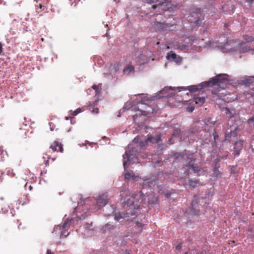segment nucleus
Listing matches in <instances>:
<instances>
[{
    "mask_svg": "<svg viewBox=\"0 0 254 254\" xmlns=\"http://www.w3.org/2000/svg\"><path fill=\"white\" fill-rule=\"evenodd\" d=\"M136 195V194H132V196L128 198L123 199V197H122L123 207L127 210H125L126 213H116L115 216V220L119 221L121 218L129 217L135 215L136 210L138 208V206L137 205L136 207L135 206L133 200Z\"/></svg>",
    "mask_w": 254,
    "mask_h": 254,
    "instance_id": "nucleus-1",
    "label": "nucleus"
},
{
    "mask_svg": "<svg viewBox=\"0 0 254 254\" xmlns=\"http://www.w3.org/2000/svg\"><path fill=\"white\" fill-rule=\"evenodd\" d=\"M228 75L225 74H220L216 76L211 78L206 84L208 86L213 85H220L221 83H224L226 81H228Z\"/></svg>",
    "mask_w": 254,
    "mask_h": 254,
    "instance_id": "nucleus-2",
    "label": "nucleus"
},
{
    "mask_svg": "<svg viewBox=\"0 0 254 254\" xmlns=\"http://www.w3.org/2000/svg\"><path fill=\"white\" fill-rule=\"evenodd\" d=\"M200 201L202 202V199L195 195L192 200L190 206V213L194 215H198L200 212V206L199 204Z\"/></svg>",
    "mask_w": 254,
    "mask_h": 254,
    "instance_id": "nucleus-3",
    "label": "nucleus"
},
{
    "mask_svg": "<svg viewBox=\"0 0 254 254\" xmlns=\"http://www.w3.org/2000/svg\"><path fill=\"white\" fill-rule=\"evenodd\" d=\"M78 221V218H74L71 219L70 220H67L64 221V223L63 224L62 227H63V230L61 233V237L64 236L65 237H66L68 233H67L66 235L65 234V231H67L68 228H69L70 226L71 225H74L75 222H77Z\"/></svg>",
    "mask_w": 254,
    "mask_h": 254,
    "instance_id": "nucleus-4",
    "label": "nucleus"
},
{
    "mask_svg": "<svg viewBox=\"0 0 254 254\" xmlns=\"http://www.w3.org/2000/svg\"><path fill=\"white\" fill-rule=\"evenodd\" d=\"M96 204L99 207H103L108 202V196L106 193L100 194L96 199Z\"/></svg>",
    "mask_w": 254,
    "mask_h": 254,
    "instance_id": "nucleus-5",
    "label": "nucleus"
},
{
    "mask_svg": "<svg viewBox=\"0 0 254 254\" xmlns=\"http://www.w3.org/2000/svg\"><path fill=\"white\" fill-rule=\"evenodd\" d=\"M201 15V10L200 9H196L195 11H193L191 13V17H194L193 20H191L190 19V20L191 23H193L194 24H195L197 26H199L201 23L200 16Z\"/></svg>",
    "mask_w": 254,
    "mask_h": 254,
    "instance_id": "nucleus-6",
    "label": "nucleus"
},
{
    "mask_svg": "<svg viewBox=\"0 0 254 254\" xmlns=\"http://www.w3.org/2000/svg\"><path fill=\"white\" fill-rule=\"evenodd\" d=\"M160 141H161V135L157 134L155 136H152L151 135H148L147 139L145 141V142H140V146L142 148L145 144H147V143L150 142L152 143H158Z\"/></svg>",
    "mask_w": 254,
    "mask_h": 254,
    "instance_id": "nucleus-7",
    "label": "nucleus"
},
{
    "mask_svg": "<svg viewBox=\"0 0 254 254\" xmlns=\"http://www.w3.org/2000/svg\"><path fill=\"white\" fill-rule=\"evenodd\" d=\"M157 183L156 177L145 178L143 179L142 186L143 187H148L150 188L154 187Z\"/></svg>",
    "mask_w": 254,
    "mask_h": 254,
    "instance_id": "nucleus-8",
    "label": "nucleus"
},
{
    "mask_svg": "<svg viewBox=\"0 0 254 254\" xmlns=\"http://www.w3.org/2000/svg\"><path fill=\"white\" fill-rule=\"evenodd\" d=\"M244 141L242 140H239L236 141L234 144V155L235 156H239L240 151L243 147Z\"/></svg>",
    "mask_w": 254,
    "mask_h": 254,
    "instance_id": "nucleus-9",
    "label": "nucleus"
},
{
    "mask_svg": "<svg viewBox=\"0 0 254 254\" xmlns=\"http://www.w3.org/2000/svg\"><path fill=\"white\" fill-rule=\"evenodd\" d=\"M50 148H51L53 151H59L61 153L63 152L64 151L63 145L61 143L57 141H54L50 146Z\"/></svg>",
    "mask_w": 254,
    "mask_h": 254,
    "instance_id": "nucleus-10",
    "label": "nucleus"
},
{
    "mask_svg": "<svg viewBox=\"0 0 254 254\" xmlns=\"http://www.w3.org/2000/svg\"><path fill=\"white\" fill-rule=\"evenodd\" d=\"M173 88L172 87H164L162 90L160 91L159 94H161V97H169L172 96H173L174 94L172 93L171 94H168V92L170 90H173Z\"/></svg>",
    "mask_w": 254,
    "mask_h": 254,
    "instance_id": "nucleus-11",
    "label": "nucleus"
},
{
    "mask_svg": "<svg viewBox=\"0 0 254 254\" xmlns=\"http://www.w3.org/2000/svg\"><path fill=\"white\" fill-rule=\"evenodd\" d=\"M186 167H187V169L192 170L194 173H197L200 171L198 166L196 164H194L192 160L190 161Z\"/></svg>",
    "mask_w": 254,
    "mask_h": 254,
    "instance_id": "nucleus-12",
    "label": "nucleus"
},
{
    "mask_svg": "<svg viewBox=\"0 0 254 254\" xmlns=\"http://www.w3.org/2000/svg\"><path fill=\"white\" fill-rule=\"evenodd\" d=\"M154 25L155 28L162 31L167 30L168 28H169V26L167 23H161L159 22H156L154 23Z\"/></svg>",
    "mask_w": 254,
    "mask_h": 254,
    "instance_id": "nucleus-13",
    "label": "nucleus"
},
{
    "mask_svg": "<svg viewBox=\"0 0 254 254\" xmlns=\"http://www.w3.org/2000/svg\"><path fill=\"white\" fill-rule=\"evenodd\" d=\"M124 159H127L126 161H124L123 162V165L124 167V168L126 169L127 167V166L129 165L130 163V151H127L125 154L123 156Z\"/></svg>",
    "mask_w": 254,
    "mask_h": 254,
    "instance_id": "nucleus-14",
    "label": "nucleus"
},
{
    "mask_svg": "<svg viewBox=\"0 0 254 254\" xmlns=\"http://www.w3.org/2000/svg\"><path fill=\"white\" fill-rule=\"evenodd\" d=\"M205 98L204 97H194L193 98V102H194L195 104H197L198 106H200L202 105V104L205 102Z\"/></svg>",
    "mask_w": 254,
    "mask_h": 254,
    "instance_id": "nucleus-15",
    "label": "nucleus"
},
{
    "mask_svg": "<svg viewBox=\"0 0 254 254\" xmlns=\"http://www.w3.org/2000/svg\"><path fill=\"white\" fill-rule=\"evenodd\" d=\"M134 71V66L130 64L127 65V66L123 69V72L126 74H129L130 72H133Z\"/></svg>",
    "mask_w": 254,
    "mask_h": 254,
    "instance_id": "nucleus-16",
    "label": "nucleus"
},
{
    "mask_svg": "<svg viewBox=\"0 0 254 254\" xmlns=\"http://www.w3.org/2000/svg\"><path fill=\"white\" fill-rule=\"evenodd\" d=\"M234 40H229V41H227L224 44V48L225 49H228V50L229 51H235L236 49H235V46H231V47H228V46L230 45L231 44H233L234 43Z\"/></svg>",
    "mask_w": 254,
    "mask_h": 254,
    "instance_id": "nucleus-17",
    "label": "nucleus"
},
{
    "mask_svg": "<svg viewBox=\"0 0 254 254\" xmlns=\"http://www.w3.org/2000/svg\"><path fill=\"white\" fill-rule=\"evenodd\" d=\"M225 113L229 118H232L234 117L235 112L234 110H230L228 108H224Z\"/></svg>",
    "mask_w": 254,
    "mask_h": 254,
    "instance_id": "nucleus-18",
    "label": "nucleus"
},
{
    "mask_svg": "<svg viewBox=\"0 0 254 254\" xmlns=\"http://www.w3.org/2000/svg\"><path fill=\"white\" fill-rule=\"evenodd\" d=\"M166 58H167V60H174L176 59L177 55L173 52L171 51L170 52H169L167 54Z\"/></svg>",
    "mask_w": 254,
    "mask_h": 254,
    "instance_id": "nucleus-19",
    "label": "nucleus"
},
{
    "mask_svg": "<svg viewBox=\"0 0 254 254\" xmlns=\"http://www.w3.org/2000/svg\"><path fill=\"white\" fill-rule=\"evenodd\" d=\"M253 80H254V77H251L249 78H247L245 81V83L246 84H248L249 86L250 85H252V86L254 85V81H253ZM252 89L254 90V87H253Z\"/></svg>",
    "mask_w": 254,
    "mask_h": 254,
    "instance_id": "nucleus-20",
    "label": "nucleus"
},
{
    "mask_svg": "<svg viewBox=\"0 0 254 254\" xmlns=\"http://www.w3.org/2000/svg\"><path fill=\"white\" fill-rule=\"evenodd\" d=\"M199 184V181L198 180H193L190 179L189 180V186L191 188H195Z\"/></svg>",
    "mask_w": 254,
    "mask_h": 254,
    "instance_id": "nucleus-21",
    "label": "nucleus"
},
{
    "mask_svg": "<svg viewBox=\"0 0 254 254\" xmlns=\"http://www.w3.org/2000/svg\"><path fill=\"white\" fill-rule=\"evenodd\" d=\"M144 225V222L141 220L140 222L137 221L136 222V226L139 228L138 232L141 233L142 232V228Z\"/></svg>",
    "mask_w": 254,
    "mask_h": 254,
    "instance_id": "nucleus-22",
    "label": "nucleus"
},
{
    "mask_svg": "<svg viewBox=\"0 0 254 254\" xmlns=\"http://www.w3.org/2000/svg\"><path fill=\"white\" fill-rule=\"evenodd\" d=\"M244 38L248 42H252L254 41V36H249L248 34H245L243 36Z\"/></svg>",
    "mask_w": 254,
    "mask_h": 254,
    "instance_id": "nucleus-23",
    "label": "nucleus"
},
{
    "mask_svg": "<svg viewBox=\"0 0 254 254\" xmlns=\"http://www.w3.org/2000/svg\"><path fill=\"white\" fill-rule=\"evenodd\" d=\"M195 133V132H193L192 131H190V130H189L188 131H186L185 133V135H186V136L187 137H190V138H192V137H193V136L194 135V134Z\"/></svg>",
    "mask_w": 254,
    "mask_h": 254,
    "instance_id": "nucleus-24",
    "label": "nucleus"
},
{
    "mask_svg": "<svg viewBox=\"0 0 254 254\" xmlns=\"http://www.w3.org/2000/svg\"><path fill=\"white\" fill-rule=\"evenodd\" d=\"M198 89L199 88L196 85H192L189 87V90L190 92H194L197 91Z\"/></svg>",
    "mask_w": 254,
    "mask_h": 254,
    "instance_id": "nucleus-25",
    "label": "nucleus"
},
{
    "mask_svg": "<svg viewBox=\"0 0 254 254\" xmlns=\"http://www.w3.org/2000/svg\"><path fill=\"white\" fill-rule=\"evenodd\" d=\"M124 176H125V180H128L131 177H132L133 179H134V176H132L131 175V174L129 172H127L124 175Z\"/></svg>",
    "mask_w": 254,
    "mask_h": 254,
    "instance_id": "nucleus-26",
    "label": "nucleus"
},
{
    "mask_svg": "<svg viewBox=\"0 0 254 254\" xmlns=\"http://www.w3.org/2000/svg\"><path fill=\"white\" fill-rule=\"evenodd\" d=\"M81 109L80 108H77L72 113V115L75 116H76L78 114L81 112Z\"/></svg>",
    "mask_w": 254,
    "mask_h": 254,
    "instance_id": "nucleus-27",
    "label": "nucleus"
},
{
    "mask_svg": "<svg viewBox=\"0 0 254 254\" xmlns=\"http://www.w3.org/2000/svg\"><path fill=\"white\" fill-rule=\"evenodd\" d=\"M163 3H164V2L161 3V2H159V3L157 4L156 5H153L152 8L154 9L157 8H160V7L161 6Z\"/></svg>",
    "mask_w": 254,
    "mask_h": 254,
    "instance_id": "nucleus-28",
    "label": "nucleus"
},
{
    "mask_svg": "<svg viewBox=\"0 0 254 254\" xmlns=\"http://www.w3.org/2000/svg\"><path fill=\"white\" fill-rule=\"evenodd\" d=\"M147 3H157L159 1V0H144Z\"/></svg>",
    "mask_w": 254,
    "mask_h": 254,
    "instance_id": "nucleus-29",
    "label": "nucleus"
},
{
    "mask_svg": "<svg viewBox=\"0 0 254 254\" xmlns=\"http://www.w3.org/2000/svg\"><path fill=\"white\" fill-rule=\"evenodd\" d=\"M248 123L252 124L253 126L254 127V117L249 119L248 121Z\"/></svg>",
    "mask_w": 254,
    "mask_h": 254,
    "instance_id": "nucleus-30",
    "label": "nucleus"
},
{
    "mask_svg": "<svg viewBox=\"0 0 254 254\" xmlns=\"http://www.w3.org/2000/svg\"><path fill=\"white\" fill-rule=\"evenodd\" d=\"M194 110V107H188L187 108V111L189 112H192Z\"/></svg>",
    "mask_w": 254,
    "mask_h": 254,
    "instance_id": "nucleus-31",
    "label": "nucleus"
},
{
    "mask_svg": "<svg viewBox=\"0 0 254 254\" xmlns=\"http://www.w3.org/2000/svg\"><path fill=\"white\" fill-rule=\"evenodd\" d=\"M47 3H44L43 2H39V7L40 8H42L44 5L46 4Z\"/></svg>",
    "mask_w": 254,
    "mask_h": 254,
    "instance_id": "nucleus-32",
    "label": "nucleus"
},
{
    "mask_svg": "<svg viewBox=\"0 0 254 254\" xmlns=\"http://www.w3.org/2000/svg\"><path fill=\"white\" fill-rule=\"evenodd\" d=\"M92 112L93 113L97 114L99 112V109L97 108H93L92 110Z\"/></svg>",
    "mask_w": 254,
    "mask_h": 254,
    "instance_id": "nucleus-33",
    "label": "nucleus"
},
{
    "mask_svg": "<svg viewBox=\"0 0 254 254\" xmlns=\"http://www.w3.org/2000/svg\"><path fill=\"white\" fill-rule=\"evenodd\" d=\"M248 231L252 233V237L254 239V230H253L252 228H249Z\"/></svg>",
    "mask_w": 254,
    "mask_h": 254,
    "instance_id": "nucleus-34",
    "label": "nucleus"
},
{
    "mask_svg": "<svg viewBox=\"0 0 254 254\" xmlns=\"http://www.w3.org/2000/svg\"><path fill=\"white\" fill-rule=\"evenodd\" d=\"M37 2H43L44 3H48L49 2V0H35Z\"/></svg>",
    "mask_w": 254,
    "mask_h": 254,
    "instance_id": "nucleus-35",
    "label": "nucleus"
},
{
    "mask_svg": "<svg viewBox=\"0 0 254 254\" xmlns=\"http://www.w3.org/2000/svg\"><path fill=\"white\" fill-rule=\"evenodd\" d=\"M171 193L169 192V191H166V192H165V196L167 197V198H168L170 196Z\"/></svg>",
    "mask_w": 254,
    "mask_h": 254,
    "instance_id": "nucleus-36",
    "label": "nucleus"
},
{
    "mask_svg": "<svg viewBox=\"0 0 254 254\" xmlns=\"http://www.w3.org/2000/svg\"><path fill=\"white\" fill-rule=\"evenodd\" d=\"M92 88H93V89H94L96 92H98V86H97L96 85H95V84L93 85L92 86Z\"/></svg>",
    "mask_w": 254,
    "mask_h": 254,
    "instance_id": "nucleus-37",
    "label": "nucleus"
},
{
    "mask_svg": "<svg viewBox=\"0 0 254 254\" xmlns=\"http://www.w3.org/2000/svg\"><path fill=\"white\" fill-rule=\"evenodd\" d=\"M181 248H182L181 245H178L176 247V250H180L181 249Z\"/></svg>",
    "mask_w": 254,
    "mask_h": 254,
    "instance_id": "nucleus-38",
    "label": "nucleus"
},
{
    "mask_svg": "<svg viewBox=\"0 0 254 254\" xmlns=\"http://www.w3.org/2000/svg\"><path fill=\"white\" fill-rule=\"evenodd\" d=\"M138 139H139V138H138V136H136V137H135L133 139V141L134 142H135V143H137V142H138Z\"/></svg>",
    "mask_w": 254,
    "mask_h": 254,
    "instance_id": "nucleus-39",
    "label": "nucleus"
},
{
    "mask_svg": "<svg viewBox=\"0 0 254 254\" xmlns=\"http://www.w3.org/2000/svg\"><path fill=\"white\" fill-rule=\"evenodd\" d=\"M2 45L1 43L0 42V55L2 53Z\"/></svg>",
    "mask_w": 254,
    "mask_h": 254,
    "instance_id": "nucleus-40",
    "label": "nucleus"
},
{
    "mask_svg": "<svg viewBox=\"0 0 254 254\" xmlns=\"http://www.w3.org/2000/svg\"><path fill=\"white\" fill-rule=\"evenodd\" d=\"M47 254H54V253L52 252L51 250H48L47 251Z\"/></svg>",
    "mask_w": 254,
    "mask_h": 254,
    "instance_id": "nucleus-41",
    "label": "nucleus"
},
{
    "mask_svg": "<svg viewBox=\"0 0 254 254\" xmlns=\"http://www.w3.org/2000/svg\"><path fill=\"white\" fill-rule=\"evenodd\" d=\"M132 117H133V121H135L137 117V116L136 115H133Z\"/></svg>",
    "mask_w": 254,
    "mask_h": 254,
    "instance_id": "nucleus-42",
    "label": "nucleus"
},
{
    "mask_svg": "<svg viewBox=\"0 0 254 254\" xmlns=\"http://www.w3.org/2000/svg\"><path fill=\"white\" fill-rule=\"evenodd\" d=\"M254 0H246L247 2L250 3V4H252Z\"/></svg>",
    "mask_w": 254,
    "mask_h": 254,
    "instance_id": "nucleus-43",
    "label": "nucleus"
},
{
    "mask_svg": "<svg viewBox=\"0 0 254 254\" xmlns=\"http://www.w3.org/2000/svg\"><path fill=\"white\" fill-rule=\"evenodd\" d=\"M85 228L86 229H87V230H92V229H93V228H90V227H88V226H86V227H85Z\"/></svg>",
    "mask_w": 254,
    "mask_h": 254,
    "instance_id": "nucleus-44",
    "label": "nucleus"
},
{
    "mask_svg": "<svg viewBox=\"0 0 254 254\" xmlns=\"http://www.w3.org/2000/svg\"><path fill=\"white\" fill-rule=\"evenodd\" d=\"M2 173L0 172V182L2 181Z\"/></svg>",
    "mask_w": 254,
    "mask_h": 254,
    "instance_id": "nucleus-45",
    "label": "nucleus"
},
{
    "mask_svg": "<svg viewBox=\"0 0 254 254\" xmlns=\"http://www.w3.org/2000/svg\"><path fill=\"white\" fill-rule=\"evenodd\" d=\"M180 131H181L180 129H177V130H176V133H177V134H179V133H180Z\"/></svg>",
    "mask_w": 254,
    "mask_h": 254,
    "instance_id": "nucleus-46",
    "label": "nucleus"
},
{
    "mask_svg": "<svg viewBox=\"0 0 254 254\" xmlns=\"http://www.w3.org/2000/svg\"><path fill=\"white\" fill-rule=\"evenodd\" d=\"M171 47V45H170V44H168V45H167V49H170Z\"/></svg>",
    "mask_w": 254,
    "mask_h": 254,
    "instance_id": "nucleus-47",
    "label": "nucleus"
},
{
    "mask_svg": "<svg viewBox=\"0 0 254 254\" xmlns=\"http://www.w3.org/2000/svg\"><path fill=\"white\" fill-rule=\"evenodd\" d=\"M148 202H149V203H150V204H153V202L151 201L150 200V199H149V200H148Z\"/></svg>",
    "mask_w": 254,
    "mask_h": 254,
    "instance_id": "nucleus-48",
    "label": "nucleus"
},
{
    "mask_svg": "<svg viewBox=\"0 0 254 254\" xmlns=\"http://www.w3.org/2000/svg\"><path fill=\"white\" fill-rule=\"evenodd\" d=\"M125 192V191H123H123H121V196H122V195L124 194Z\"/></svg>",
    "mask_w": 254,
    "mask_h": 254,
    "instance_id": "nucleus-49",
    "label": "nucleus"
},
{
    "mask_svg": "<svg viewBox=\"0 0 254 254\" xmlns=\"http://www.w3.org/2000/svg\"><path fill=\"white\" fill-rule=\"evenodd\" d=\"M171 140H172V138H170L169 140V141L170 142V144H172L173 143V142H171Z\"/></svg>",
    "mask_w": 254,
    "mask_h": 254,
    "instance_id": "nucleus-50",
    "label": "nucleus"
},
{
    "mask_svg": "<svg viewBox=\"0 0 254 254\" xmlns=\"http://www.w3.org/2000/svg\"><path fill=\"white\" fill-rule=\"evenodd\" d=\"M178 48H180V47H177V46H174V49H177Z\"/></svg>",
    "mask_w": 254,
    "mask_h": 254,
    "instance_id": "nucleus-51",
    "label": "nucleus"
},
{
    "mask_svg": "<svg viewBox=\"0 0 254 254\" xmlns=\"http://www.w3.org/2000/svg\"><path fill=\"white\" fill-rule=\"evenodd\" d=\"M144 113H145V112H144V111L142 112L141 115H146V114H144Z\"/></svg>",
    "mask_w": 254,
    "mask_h": 254,
    "instance_id": "nucleus-52",
    "label": "nucleus"
},
{
    "mask_svg": "<svg viewBox=\"0 0 254 254\" xmlns=\"http://www.w3.org/2000/svg\"><path fill=\"white\" fill-rule=\"evenodd\" d=\"M32 189V187L31 186H29V190H31Z\"/></svg>",
    "mask_w": 254,
    "mask_h": 254,
    "instance_id": "nucleus-53",
    "label": "nucleus"
},
{
    "mask_svg": "<svg viewBox=\"0 0 254 254\" xmlns=\"http://www.w3.org/2000/svg\"><path fill=\"white\" fill-rule=\"evenodd\" d=\"M234 133L235 132L234 131H231V135H233V134H234Z\"/></svg>",
    "mask_w": 254,
    "mask_h": 254,
    "instance_id": "nucleus-54",
    "label": "nucleus"
},
{
    "mask_svg": "<svg viewBox=\"0 0 254 254\" xmlns=\"http://www.w3.org/2000/svg\"><path fill=\"white\" fill-rule=\"evenodd\" d=\"M186 175H187V176H188V175H189V172H186Z\"/></svg>",
    "mask_w": 254,
    "mask_h": 254,
    "instance_id": "nucleus-55",
    "label": "nucleus"
},
{
    "mask_svg": "<svg viewBox=\"0 0 254 254\" xmlns=\"http://www.w3.org/2000/svg\"><path fill=\"white\" fill-rule=\"evenodd\" d=\"M116 64H117V66H119V64H117H117H114V65H115Z\"/></svg>",
    "mask_w": 254,
    "mask_h": 254,
    "instance_id": "nucleus-56",
    "label": "nucleus"
},
{
    "mask_svg": "<svg viewBox=\"0 0 254 254\" xmlns=\"http://www.w3.org/2000/svg\"><path fill=\"white\" fill-rule=\"evenodd\" d=\"M1 160H2V157H1L0 158V161Z\"/></svg>",
    "mask_w": 254,
    "mask_h": 254,
    "instance_id": "nucleus-57",
    "label": "nucleus"
},
{
    "mask_svg": "<svg viewBox=\"0 0 254 254\" xmlns=\"http://www.w3.org/2000/svg\"><path fill=\"white\" fill-rule=\"evenodd\" d=\"M114 1H117L118 2H119V0H114Z\"/></svg>",
    "mask_w": 254,
    "mask_h": 254,
    "instance_id": "nucleus-58",
    "label": "nucleus"
},
{
    "mask_svg": "<svg viewBox=\"0 0 254 254\" xmlns=\"http://www.w3.org/2000/svg\"><path fill=\"white\" fill-rule=\"evenodd\" d=\"M226 139H229L228 138H227V136L226 135Z\"/></svg>",
    "mask_w": 254,
    "mask_h": 254,
    "instance_id": "nucleus-59",
    "label": "nucleus"
},
{
    "mask_svg": "<svg viewBox=\"0 0 254 254\" xmlns=\"http://www.w3.org/2000/svg\"><path fill=\"white\" fill-rule=\"evenodd\" d=\"M185 254H188V252H186Z\"/></svg>",
    "mask_w": 254,
    "mask_h": 254,
    "instance_id": "nucleus-60",
    "label": "nucleus"
},
{
    "mask_svg": "<svg viewBox=\"0 0 254 254\" xmlns=\"http://www.w3.org/2000/svg\"><path fill=\"white\" fill-rule=\"evenodd\" d=\"M157 44H158H158H159V42H158L157 43Z\"/></svg>",
    "mask_w": 254,
    "mask_h": 254,
    "instance_id": "nucleus-61",
    "label": "nucleus"
}]
</instances>
